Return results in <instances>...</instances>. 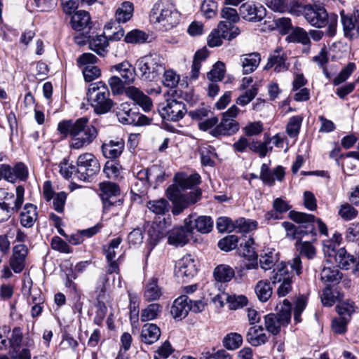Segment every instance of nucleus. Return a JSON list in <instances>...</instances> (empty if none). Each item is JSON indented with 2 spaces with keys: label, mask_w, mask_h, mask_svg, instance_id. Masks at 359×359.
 <instances>
[{
  "label": "nucleus",
  "mask_w": 359,
  "mask_h": 359,
  "mask_svg": "<svg viewBox=\"0 0 359 359\" xmlns=\"http://www.w3.org/2000/svg\"><path fill=\"white\" fill-rule=\"evenodd\" d=\"M296 248L299 255L308 259H313L316 255V249L310 241H302L299 239L296 243Z\"/></svg>",
  "instance_id": "obj_43"
},
{
  "label": "nucleus",
  "mask_w": 359,
  "mask_h": 359,
  "mask_svg": "<svg viewBox=\"0 0 359 359\" xmlns=\"http://www.w3.org/2000/svg\"><path fill=\"white\" fill-rule=\"evenodd\" d=\"M302 122V117L300 116H294L291 117L287 124L286 131L290 137L297 136L299 133Z\"/></svg>",
  "instance_id": "obj_57"
},
{
  "label": "nucleus",
  "mask_w": 359,
  "mask_h": 359,
  "mask_svg": "<svg viewBox=\"0 0 359 359\" xmlns=\"http://www.w3.org/2000/svg\"><path fill=\"white\" fill-rule=\"evenodd\" d=\"M136 180L141 183L140 187H138V182H135L133 186V191L144 194L150 186L149 172L147 169H142L136 173Z\"/></svg>",
  "instance_id": "obj_40"
},
{
  "label": "nucleus",
  "mask_w": 359,
  "mask_h": 359,
  "mask_svg": "<svg viewBox=\"0 0 359 359\" xmlns=\"http://www.w3.org/2000/svg\"><path fill=\"white\" fill-rule=\"evenodd\" d=\"M163 76L162 83L164 86L173 88H175L180 81V75H178L174 70L170 69L165 70L164 68Z\"/></svg>",
  "instance_id": "obj_55"
},
{
  "label": "nucleus",
  "mask_w": 359,
  "mask_h": 359,
  "mask_svg": "<svg viewBox=\"0 0 359 359\" xmlns=\"http://www.w3.org/2000/svg\"><path fill=\"white\" fill-rule=\"evenodd\" d=\"M137 69L128 61H123L111 67V72H117L118 76L126 84H132L135 80Z\"/></svg>",
  "instance_id": "obj_21"
},
{
  "label": "nucleus",
  "mask_w": 359,
  "mask_h": 359,
  "mask_svg": "<svg viewBox=\"0 0 359 359\" xmlns=\"http://www.w3.org/2000/svg\"><path fill=\"white\" fill-rule=\"evenodd\" d=\"M289 217L292 221L299 224V226L297 227L286 222L283 225L287 231L292 232L296 238H301L304 235L315 234L313 224L315 220L314 215L292 210L290 212Z\"/></svg>",
  "instance_id": "obj_7"
},
{
  "label": "nucleus",
  "mask_w": 359,
  "mask_h": 359,
  "mask_svg": "<svg viewBox=\"0 0 359 359\" xmlns=\"http://www.w3.org/2000/svg\"><path fill=\"white\" fill-rule=\"evenodd\" d=\"M324 266L320 272V278L324 282L339 283L342 278V273L334 266Z\"/></svg>",
  "instance_id": "obj_35"
},
{
  "label": "nucleus",
  "mask_w": 359,
  "mask_h": 359,
  "mask_svg": "<svg viewBox=\"0 0 359 359\" xmlns=\"http://www.w3.org/2000/svg\"><path fill=\"white\" fill-rule=\"evenodd\" d=\"M241 60L243 74H248L257 69L260 63L261 57L258 53H252L243 55Z\"/></svg>",
  "instance_id": "obj_31"
},
{
  "label": "nucleus",
  "mask_w": 359,
  "mask_h": 359,
  "mask_svg": "<svg viewBox=\"0 0 359 359\" xmlns=\"http://www.w3.org/2000/svg\"><path fill=\"white\" fill-rule=\"evenodd\" d=\"M242 343V336L236 332L228 334L223 339L224 346L229 350H236L238 348Z\"/></svg>",
  "instance_id": "obj_50"
},
{
  "label": "nucleus",
  "mask_w": 359,
  "mask_h": 359,
  "mask_svg": "<svg viewBox=\"0 0 359 359\" xmlns=\"http://www.w3.org/2000/svg\"><path fill=\"white\" fill-rule=\"evenodd\" d=\"M276 313H271L264 316L265 329L273 335L278 334L281 328L290 323L292 305L285 299L276 306Z\"/></svg>",
  "instance_id": "obj_4"
},
{
  "label": "nucleus",
  "mask_w": 359,
  "mask_h": 359,
  "mask_svg": "<svg viewBox=\"0 0 359 359\" xmlns=\"http://www.w3.org/2000/svg\"><path fill=\"white\" fill-rule=\"evenodd\" d=\"M38 218L36 206L27 203L24 206L20 215V224L26 228L32 227Z\"/></svg>",
  "instance_id": "obj_27"
},
{
  "label": "nucleus",
  "mask_w": 359,
  "mask_h": 359,
  "mask_svg": "<svg viewBox=\"0 0 359 359\" xmlns=\"http://www.w3.org/2000/svg\"><path fill=\"white\" fill-rule=\"evenodd\" d=\"M158 112L163 119L177 122L187 112L186 104L175 99H169L158 105Z\"/></svg>",
  "instance_id": "obj_10"
},
{
  "label": "nucleus",
  "mask_w": 359,
  "mask_h": 359,
  "mask_svg": "<svg viewBox=\"0 0 359 359\" xmlns=\"http://www.w3.org/2000/svg\"><path fill=\"white\" fill-rule=\"evenodd\" d=\"M147 206L156 215H165L169 211V203L165 198L150 201Z\"/></svg>",
  "instance_id": "obj_48"
},
{
  "label": "nucleus",
  "mask_w": 359,
  "mask_h": 359,
  "mask_svg": "<svg viewBox=\"0 0 359 359\" xmlns=\"http://www.w3.org/2000/svg\"><path fill=\"white\" fill-rule=\"evenodd\" d=\"M162 311V306L158 304H151L141 312L140 319L142 322L149 321L157 318Z\"/></svg>",
  "instance_id": "obj_47"
},
{
  "label": "nucleus",
  "mask_w": 359,
  "mask_h": 359,
  "mask_svg": "<svg viewBox=\"0 0 359 359\" xmlns=\"http://www.w3.org/2000/svg\"><path fill=\"white\" fill-rule=\"evenodd\" d=\"M100 170L98 160L90 153L81 154L77 159L75 176L81 181H89Z\"/></svg>",
  "instance_id": "obj_8"
},
{
  "label": "nucleus",
  "mask_w": 359,
  "mask_h": 359,
  "mask_svg": "<svg viewBox=\"0 0 359 359\" xmlns=\"http://www.w3.org/2000/svg\"><path fill=\"white\" fill-rule=\"evenodd\" d=\"M109 90L103 82L91 83L88 91V100L97 114H104L111 109L113 101Z\"/></svg>",
  "instance_id": "obj_5"
},
{
  "label": "nucleus",
  "mask_w": 359,
  "mask_h": 359,
  "mask_svg": "<svg viewBox=\"0 0 359 359\" xmlns=\"http://www.w3.org/2000/svg\"><path fill=\"white\" fill-rule=\"evenodd\" d=\"M105 294V289L104 286L100 287L99 294L97 297V304H96V312L95 316L94 318V322L97 325H100L105 318L107 314V308L105 306V304L102 301Z\"/></svg>",
  "instance_id": "obj_37"
},
{
  "label": "nucleus",
  "mask_w": 359,
  "mask_h": 359,
  "mask_svg": "<svg viewBox=\"0 0 359 359\" xmlns=\"http://www.w3.org/2000/svg\"><path fill=\"white\" fill-rule=\"evenodd\" d=\"M355 309L354 302L350 300L340 301L336 306V311L339 316L348 320H350L351 315L355 312Z\"/></svg>",
  "instance_id": "obj_44"
},
{
  "label": "nucleus",
  "mask_w": 359,
  "mask_h": 359,
  "mask_svg": "<svg viewBox=\"0 0 359 359\" xmlns=\"http://www.w3.org/2000/svg\"><path fill=\"white\" fill-rule=\"evenodd\" d=\"M255 290L258 299L262 302H267L273 293L270 283L266 280H259L255 285Z\"/></svg>",
  "instance_id": "obj_38"
},
{
  "label": "nucleus",
  "mask_w": 359,
  "mask_h": 359,
  "mask_svg": "<svg viewBox=\"0 0 359 359\" xmlns=\"http://www.w3.org/2000/svg\"><path fill=\"white\" fill-rule=\"evenodd\" d=\"M214 276L217 281L229 282L234 276V271L228 265L221 264L215 269Z\"/></svg>",
  "instance_id": "obj_45"
},
{
  "label": "nucleus",
  "mask_w": 359,
  "mask_h": 359,
  "mask_svg": "<svg viewBox=\"0 0 359 359\" xmlns=\"http://www.w3.org/2000/svg\"><path fill=\"white\" fill-rule=\"evenodd\" d=\"M235 222L226 217H220L216 222V226L217 230L221 232L232 231L235 230Z\"/></svg>",
  "instance_id": "obj_64"
},
{
  "label": "nucleus",
  "mask_w": 359,
  "mask_h": 359,
  "mask_svg": "<svg viewBox=\"0 0 359 359\" xmlns=\"http://www.w3.org/2000/svg\"><path fill=\"white\" fill-rule=\"evenodd\" d=\"M189 300L188 296L182 294L174 301L170 310L174 318L182 320L188 315L190 311Z\"/></svg>",
  "instance_id": "obj_22"
},
{
  "label": "nucleus",
  "mask_w": 359,
  "mask_h": 359,
  "mask_svg": "<svg viewBox=\"0 0 359 359\" xmlns=\"http://www.w3.org/2000/svg\"><path fill=\"white\" fill-rule=\"evenodd\" d=\"M286 56L281 50H276L269 57L268 62L265 66L266 69L273 68L276 72L286 71L288 69V65L285 62Z\"/></svg>",
  "instance_id": "obj_25"
},
{
  "label": "nucleus",
  "mask_w": 359,
  "mask_h": 359,
  "mask_svg": "<svg viewBox=\"0 0 359 359\" xmlns=\"http://www.w3.org/2000/svg\"><path fill=\"white\" fill-rule=\"evenodd\" d=\"M87 117H81L75 121L65 120L57 125V130L65 137H71L70 147L81 149L90 145L97 137L98 131L95 126L88 123Z\"/></svg>",
  "instance_id": "obj_1"
},
{
  "label": "nucleus",
  "mask_w": 359,
  "mask_h": 359,
  "mask_svg": "<svg viewBox=\"0 0 359 359\" xmlns=\"http://www.w3.org/2000/svg\"><path fill=\"white\" fill-rule=\"evenodd\" d=\"M180 13L169 0H159L153 5L149 13V21L156 28L167 32L179 24Z\"/></svg>",
  "instance_id": "obj_2"
},
{
  "label": "nucleus",
  "mask_w": 359,
  "mask_h": 359,
  "mask_svg": "<svg viewBox=\"0 0 359 359\" xmlns=\"http://www.w3.org/2000/svg\"><path fill=\"white\" fill-rule=\"evenodd\" d=\"M344 298V294L337 290H332L327 286L323 290L320 296L321 302L325 306H332L336 302H340Z\"/></svg>",
  "instance_id": "obj_34"
},
{
  "label": "nucleus",
  "mask_w": 359,
  "mask_h": 359,
  "mask_svg": "<svg viewBox=\"0 0 359 359\" xmlns=\"http://www.w3.org/2000/svg\"><path fill=\"white\" fill-rule=\"evenodd\" d=\"M148 172L150 185L154 184L155 188L164 181L165 170L161 165H151L148 168Z\"/></svg>",
  "instance_id": "obj_42"
},
{
  "label": "nucleus",
  "mask_w": 359,
  "mask_h": 359,
  "mask_svg": "<svg viewBox=\"0 0 359 359\" xmlns=\"http://www.w3.org/2000/svg\"><path fill=\"white\" fill-rule=\"evenodd\" d=\"M355 69L356 66L354 62H348L347 65L340 71L338 75L334 78L332 83L334 86H338L344 83L349 78Z\"/></svg>",
  "instance_id": "obj_53"
},
{
  "label": "nucleus",
  "mask_w": 359,
  "mask_h": 359,
  "mask_svg": "<svg viewBox=\"0 0 359 359\" xmlns=\"http://www.w3.org/2000/svg\"><path fill=\"white\" fill-rule=\"evenodd\" d=\"M122 242L121 237H117L112 239L108 246L104 247V250L107 260L115 259L116 256V250L118 249L120 244Z\"/></svg>",
  "instance_id": "obj_60"
},
{
  "label": "nucleus",
  "mask_w": 359,
  "mask_h": 359,
  "mask_svg": "<svg viewBox=\"0 0 359 359\" xmlns=\"http://www.w3.org/2000/svg\"><path fill=\"white\" fill-rule=\"evenodd\" d=\"M108 39L104 35H98L89 41V48L100 56L104 57L107 53Z\"/></svg>",
  "instance_id": "obj_33"
},
{
  "label": "nucleus",
  "mask_w": 359,
  "mask_h": 359,
  "mask_svg": "<svg viewBox=\"0 0 359 359\" xmlns=\"http://www.w3.org/2000/svg\"><path fill=\"white\" fill-rule=\"evenodd\" d=\"M278 254L275 252V250H269V252H265L264 255H261L259 259L260 266L265 271L271 269L278 262Z\"/></svg>",
  "instance_id": "obj_49"
},
{
  "label": "nucleus",
  "mask_w": 359,
  "mask_h": 359,
  "mask_svg": "<svg viewBox=\"0 0 359 359\" xmlns=\"http://www.w3.org/2000/svg\"><path fill=\"white\" fill-rule=\"evenodd\" d=\"M124 147L123 139L111 140L102 145V151L106 158H116L122 154Z\"/></svg>",
  "instance_id": "obj_23"
},
{
  "label": "nucleus",
  "mask_w": 359,
  "mask_h": 359,
  "mask_svg": "<svg viewBox=\"0 0 359 359\" xmlns=\"http://www.w3.org/2000/svg\"><path fill=\"white\" fill-rule=\"evenodd\" d=\"M161 336L160 328L154 323H147L141 332L142 341L146 344H151L157 341Z\"/></svg>",
  "instance_id": "obj_30"
},
{
  "label": "nucleus",
  "mask_w": 359,
  "mask_h": 359,
  "mask_svg": "<svg viewBox=\"0 0 359 359\" xmlns=\"http://www.w3.org/2000/svg\"><path fill=\"white\" fill-rule=\"evenodd\" d=\"M201 177L198 174L191 175L187 177H182L178 180L177 186L180 190L189 189L194 185L198 184L200 182Z\"/></svg>",
  "instance_id": "obj_62"
},
{
  "label": "nucleus",
  "mask_w": 359,
  "mask_h": 359,
  "mask_svg": "<svg viewBox=\"0 0 359 359\" xmlns=\"http://www.w3.org/2000/svg\"><path fill=\"white\" fill-rule=\"evenodd\" d=\"M136 112L128 102L121 103L116 108V115L123 124L131 125Z\"/></svg>",
  "instance_id": "obj_29"
},
{
  "label": "nucleus",
  "mask_w": 359,
  "mask_h": 359,
  "mask_svg": "<svg viewBox=\"0 0 359 359\" xmlns=\"http://www.w3.org/2000/svg\"><path fill=\"white\" fill-rule=\"evenodd\" d=\"M302 12L311 25L318 28L327 25L328 13L324 7L316 4H308L302 8Z\"/></svg>",
  "instance_id": "obj_12"
},
{
  "label": "nucleus",
  "mask_w": 359,
  "mask_h": 359,
  "mask_svg": "<svg viewBox=\"0 0 359 359\" xmlns=\"http://www.w3.org/2000/svg\"><path fill=\"white\" fill-rule=\"evenodd\" d=\"M138 76L146 81H154L164 72V64L161 57L156 53H150L139 58L135 64Z\"/></svg>",
  "instance_id": "obj_3"
},
{
  "label": "nucleus",
  "mask_w": 359,
  "mask_h": 359,
  "mask_svg": "<svg viewBox=\"0 0 359 359\" xmlns=\"http://www.w3.org/2000/svg\"><path fill=\"white\" fill-rule=\"evenodd\" d=\"M25 189L22 186H18L15 194L7 191L5 189H0V202L11 212H17L24 202Z\"/></svg>",
  "instance_id": "obj_18"
},
{
  "label": "nucleus",
  "mask_w": 359,
  "mask_h": 359,
  "mask_svg": "<svg viewBox=\"0 0 359 359\" xmlns=\"http://www.w3.org/2000/svg\"><path fill=\"white\" fill-rule=\"evenodd\" d=\"M108 83L111 91L115 95L122 94L125 90V82L118 76H111L108 80Z\"/></svg>",
  "instance_id": "obj_63"
},
{
  "label": "nucleus",
  "mask_w": 359,
  "mask_h": 359,
  "mask_svg": "<svg viewBox=\"0 0 359 359\" xmlns=\"http://www.w3.org/2000/svg\"><path fill=\"white\" fill-rule=\"evenodd\" d=\"M71 23L74 30L81 32L89 27L90 16L85 11H79L72 16Z\"/></svg>",
  "instance_id": "obj_32"
},
{
  "label": "nucleus",
  "mask_w": 359,
  "mask_h": 359,
  "mask_svg": "<svg viewBox=\"0 0 359 359\" xmlns=\"http://www.w3.org/2000/svg\"><path fill=\"white\" fill-rule=\"evenodd\" d=\"M341 22L346 36L352 37L354 29L359 34V10L355 11L351 16L341 13Z\"/></svg>",
  "instance_id": "obj_28"
},
{
  "label": "nucleus",
  "mask_w": 359,
  "mask_h": 359,
  "mask_svg": "<svg viewBox=\"0 0 359 359\" xmlns=\"http://www.w3.org/2000/svg\"><path fill=\"white\" fill-rule=\"evenodd\" d=\"M133 4L129 1L121 4L116 11V20L118 22H126L129 20L133 15Z\"/></svg>",
  "instance_id": "obj_41"
},
{
  "label": "nucleus",
  "mask_w": 359,
  "mask_h": 359,
  "mask_svg": "<svg viewBox=\"0 0 359 359\" xmlns=\"http://www.w3.org/2000/svg\"><path fill=\"white\" fill-rule=\"evenodd\" d=\"M201 11L206 18H211L216 15L217 4L215 0H203Z\"/></svg>",
  "instance_id": "obj_59"
},
{
  "label": "nucleus",
  "mask_w": 359,
  "mask_h": 359,
  "mask_svg": "<svg viewBox=\"0 0 359 359\" xmlns=\"http://www.w3.org/2000/svg\"><path fill=\"white\" fill-rule=\"evenodd\" d=\"M239 112V109L231 106L226 112L223 113L221 123L216 126L210 132L215 137L219 135H231L239 129L238 123L234 119Z\"/></svg>",
  "instance_id": "obj_9"
},
{
  "label": "nucleus",
  "mask_w": 359,
  "mask_h": 359,
  "mask_svg": "<svg viewBox=\"0 0 359 359\" xmlns=\"http://www.w3.org/2000/svg\"><path fill=\"white\" fill-rule=\"evenodd\" d=\"M334 259L338 266L344 269H350L356 262L355 258L347 253L344 248H340L337 250L335 253Z\"/></svg>",
  "instance_id": "obj_36"
},
{
  "label": "nucleus",
  "mask_w": 359,
  "mask_h": 359,
  "mask_svg": "<svg viewBox=\"0 0 359 359\" xmlns=\"http://www.w3.org/2000/svg\"><path fill=\"white\" fill-rule=\"evenodd\" d=\"M197 272V260L191 255H186L175 262V275L182 279L193 278Z\"/></svg>",
  "instance_id": "obj_16"
},
{
  "label": "nucleus",
  "mask_w": 359,
  "mask_h": 359,
  "mask_svg": "<svg viewBox=\"0 0 359 359\" xmlns=\"http://www.w3.org/2000/svg\"><path fill=\"white\" fill-rule=\"evenodd\" d=\"M166 194L168 198L173 203L172 212L175 215H180L190 205L196 203L201 196V192L198 189L183 194L180 189L175 184L167 189Z\"/></svg>",
  "instance_id": "obj_6"
},
{
  "label": "nucleus",
  "mask_w": 359,
  "mask_h": 359,
  "mask_svg": "<svg viewBox=\"0 0 359 359\" xmlns=\"http://www.w3.org/2000/svg\"><path fill=\"white\" fill-rule=\"evenodd\" d=\"M192 226L194 229L201 233H208L212 231L213 226V220L208 216H199L197 218L192 219Z\"/></svg>",
  "instance_id": "obj_39"
},
{
  "label": "nucleus",
  "mask_w": 359,
  "mask_h": 359,
  "mask_svg": "<svg viewBox=\"0 0 359 359\" xmlns=\"http://www.w3.org/2000/svg\"><path fill=\"white\" fill-rule=\"evenodd\" d=\"M162 294L161 289L157 285L156 279H151L149 281L144 291V297L147 301H154L158 299Z\"/></svg>",
  "instance_id": "obj_52"
},
{
  "label": "nucleus",
  "mask_w": 359,
  "mask_h": 359,
  "mask_svg": "<svg viewBox=\"0 0 359 359\" xmlns=\"http://www.w3.org/2000/svg\"><path fill=\"white\" fill-rule=\"evenodd\" d=\"M100 198L103 203L104 211L109 210V208L114 205L121 203V199H117L120 195L119 187L111 182H103L100 183Z\"/></svg>",
  "instance_id": "obj_15"
},
{
  "label": "nucleus",
  "mask_w": 359,
  "mask_h": 359,
  "mask_svg": "<svg viewBox=\"0 0 359 359\" xmlns=\"http://www.w3.org/2000/svg\"><path fill=\"white\" fill-rule=\"evenodd\" d=\"M240 33L239 28L236 26L220 22L217 28L214 29L209 35L208 45L210 47L219 46L222 43V39L231 40L238 36Z\"/></svg>",
  "instance_id": "obj_11"
},
{
  "label": "nucleus",
  "mask_w": 359,
  "mask_h": 359,
  "mask_svg": "<svg viewBox=\"0 0 359 359\" xmlns=\"http://www.w3.org/2000/svg\"><path fill=\"white\" fill-rule=\"evenodd\" d=\"M225 74V65L222 62H217L213 66L212 69L207 74V78L210 81H220Z\"/></svg>",
  "instance_id": "obj_56"
},
{
  "label": "nucleus",
  "mask_w": 359,
  "mask_h": 359,
  "mask_svg": "<svg viewBox=\"0 0 359 359\" xmlns=\"http://www.w3.org/2000/svg\"><path fill=\"white\" fill-rule=\"evenodd\" d=\"M28 250L23 244L15 245L9 259L11 269L16 273H20L25 268Z\"/></svg>",
  "instance_id": "obj_19"
},
{
  "label": "nucleus",
  "mask_w": 359,
  "mask_h": 359,
  "mask_svg": "<svg viewBox=\"0 0 359 359\" xmlns=\"http://www.w3.org/2000/svg\"><path fill=\"white\" fill-rule=\"evenodd\" d=\"M238 242V239L236 236L230 235L221 239L218 243V246L222 250L229 252L237 247Z\"/></svg>",
  "instance_id": "obj_61"
},
{
  "label": "nucleus",
  "mask_w": 359,
  "mask_h": 359,
  "mask_svg": "<svg viewBox=\"0 0 359 359\" xmlns=\"http://www.w3.org/2000/svg\"><path fill=\"white\" fill-rule=\"evenodd\" d=\"M266 4L268 7L274 11L279 13H285L289 11L290 13H296V10L290 7L287 0H266Z\"/></svg>",
  "instance_id": "obj_54"
},
{
  "label": "nucleus",
  "mask_w": 359,
  "mask_h": 359,
  "mask_svg": "<svg viewBox=\"0 0 359 359\" xmlns=\"http://www.w3.org/2000/svg\"><path fill=\"white\" fill-rule=\"evenodd\" d=\"M22 340V332L20 327L12 331L4 325L0 327V350H7L9 347L13 350L19 348Z\"/></svg>",
  "instance_id": "obj_17"
},
{
  "label": "nucleus",
  "mask_w": 359,
  "mask_h": 359,
  "mask_svg": "<svg viewBox=\"0 0 359 359\" xmlns=\"http://www.w3.org/2000/svg\"><path fill=\"white\" fill-rule=\"evenodd\" d=\"M149 35L143 31L134 29L126 34L124 41L128 43H142L148 41Z\"/></svg>",
  "instance_id": "obj_51"
},
{
  "label": "nucleus",
  "mask_w": 359,
  "mask_h": 359,
  "mask_svg": "<svg viewBox=\"0 0 359 359\" xmlns=\"http://www.w3.org/2000/svg\"><path fill=\"white\" fill-rule=\"evenodd\" d=\"M285 175V171L282 166H278L273 172L269 171L265 174L260 175L259 178L266 184L271 186L274 184L275 177L277 180L281 181Z\"/></svg>",
  "instance_id": "obj_46"
},
{
  "label": "nucleus",
  "mask_w": 359,
  "mask_h": 359,
  "mask_svg": "<svg viewBox=\"0 0 359 359\" xmlns=\"http://www.w3.org/2000/svg\"><path fill=\"white\" fill-rule=\"evenodd\" d=\"M247 341L253 346H259L269 341V337L264 332L262 326L251 327L246 334Z\"/></svg>",
  "instance_id": "obj_26"
},
{
  "label": "nucleus",
  "mask_w": 359,
  "mask_h": 359,
  "mask_svg": "<svg viewBox=\"0 0 359 359\" xmlns=\"http://www.w3.org/2000/svg\"><path fill=\"white\" fill-rule=\"evenodd\" d=\"M191 215L184 219V226L173 229L168 233V241L169 244L175 246L186 245L192 235L194 226H192Z\"/></svg>",
  "instance_id": "obj_14"
},
{
  "label": "nucleus",
  "mask_w": 359,
  "mask_h": 359,
  "mask_svg": "<svg viewBox=\"0 0 359 359\" xmlns=\"http://www.w3.org/2000/svg\"><path fill=\"white\" fill-rule=\"evenodd\" d=\"M295 271L297 275L302 273V260L299 256H295L292 260L288 263H281L273 270L271 280L273 284L280 283L283 280H292V276L289 272V269Z\"/></svg>",
  "instance_id": "obj_13"
},
{
  "label": "nucleus",
  "mask_w": 359,
  "mask_h": 359,
  "mask_svg": "<svg viewBox=\"0 0 359 359\" xmlns=\"http://www.w3.org/2000/svg\"><path fill=\"white\" fill-rule=\"evenodd\" d=\"M241 16L250 22H259L266 15V9L262 6L245 3L239 8Z\"/></svg>",
  "instance_id": "obj_20"
},
{
  "label": "nucleus",
  "mask_w": 359,
  "mask_h": 359,
  "mask_svg": "<svg viewBox=\"0 0 359 359\" xmlns=\"http://www.w3.org/2000/svg\"><path fill=\"white\" fill-rule=\"evenodd\" d=\"M235 230L238 232H248L257 227V222L245 218H239L235 221Z\"/></svg>",
  "instance_id": "obj_58"
},
{
  "label": "nucleus",
  "mask_w": 359,
  "mask_h": 359,
  "mask_svg": "<svg viewBox=\"0 0 359 359\" xmlns=\"http://www.w3.org/2000/svg\"><path fill=\"white\" fill-rule=\"evenodd\" d=\"M126 95L134 100L138 105H140L144 111H148L151 110L152 107V102L149 97L144 95L137 88L131 86L126 90Z\"/></svg>",
  "instance_id": "obj_24"
}]
</instances>
